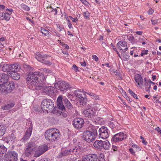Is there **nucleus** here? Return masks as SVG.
<instances>
[{"label": "nucleus", "mask_w": 161, "mask_h": 161, "mask_svg": "<svg viewBox=\"0 0 161 161\" xmlns=\"http://www.w3.org/2000/svg\"><path fill=\"white\" fill-rule=\"evenodd\" d=\"M28 77L27 80L29 81L28 83L35 87V88L38 90L42 89L47 94L50 95L54 93V87L50 86H44L42 84V82L44 79V75L38 71H29L27 72Z\"/></svg>", "instance_id": "f257e3e1"}, {"label": "nucleus", "mask_w": 161, "mask_h": 161, "mask_svg": "<svg viewBox=\"0 0 161 161\" xmlns=\"http://www.w3.org/2000/svg\"><path fill=\"white\" fill-rule=\"evenodd\" d=\"M8 77L5 73H0V93H5L11 92L15 88L13 81L7 82Z\"/></svg>", "instance_id": "f03ea898"}, {"label": "nucleus", "mask_w": 161, "mask_h": 161, "mask_svg": "<svg viewBox=\"0 0 161 161\" xmlns=\"http://www.w3.org/2000/svg\"><path fill=\"white\" fill-rule=\"evenodd\" d=\"M61 134L59 130L55 129H51L47 130L45 133V136L47 140L53 142L58 140L60 138Z\"/></svg>", "instance_id": "7ed1b4c3"}, {"label": "nucleus", "mask_w": 161, "mask_h": 161, "mask_svg": "<svg viewBox=\"0 0 161 161\" xmlns=\"http://www.w3.org/2000/svg\"><path fill=\"white\" fill-rule=\"evenodd\" d=\"M54 106L53 103L50 99H44L41 104V107L44 113H48L51 110Z\"/></svg>", "instance_id": "20e7f679"}, {"label": "nucleus", "mask_w": 161, "mask_h": 161, "mask_svg": "<svg viewBox=\"0 0 161 161\" xmlns=\"http://www.w3.org/2000/svg\"><path fill=\"white\" fill-rule=\"evenodd\" d=\"M81 137L83 140L88 142L93 141L95 139V136L94 134L91 131L89 130L84 131L82 133Z\"/></svg>", "instance_id": "39448f33"}, {"label": "nucleus", "mask_w": 161, "mask_h": 161, "mask_svg": "<svg viewBox=\"0 0 161 161\" xmlns=\"http://www.w3.org/2000/svg\"><path fill=\"white\" fill-rule=\"evenodd\" d=\"M75 95L80 103H82V105H84L86 103L87 98L86 95L84 92L81 91L79 90H75L74 92Z\"/></svg>", "instance_id": "423d86ee"}, {"label": "nucleus", "mask_w": 161, "mask_h": 161, "mask_svg": "<svg viewBox=\"0 0 161 161\" xmlns=\"http://www.w3.org/2000/svg\"><path fill=\"white\" fill-rule=\"evenodd\" d=\"M49 56L47 55H44L42 53L39 52L36 53L35 54V57L38 61L45 64H51L49 62L45 60Z\"/></svg>", "instance_id": "0eeeda50"}, {"label": "nucleus", "mask_w": 161, "mask_h": 161, "mask_svg": "<svg viewBox=\"0 0 161 161\" xmlns=\"http://www.w3.org/2000/svg\"><path fill=\"white\" fill-rule=\"evenodd\" d=\"M48 149L47 146L45 144L40 146L35 151L34 157L36 158L39 157L47 151Z\"/></svg>", "instance_id": "6e6552de"}, {"label": "nucleus", "mask_w": 161, "mask_h": 161, "mask_svg": "<svg viewBox=\"0 0 161 161\" xmlns=\"http://www.w3.org/2000/svg\"><path fill=\"white\" fill-rule=\"evenodd\" d=\"M18 65L16 64H0V70L2 69V70H15V69H18Z\"/></svg>", "instance_id": "1a4fd4ad"}, {"label": "nucleus", "mask_w": 161, "mask_h": 161, "mask_svg": "<svg viewBox=\"0 0 161 161\" xmlns=\"http://www.w3.org/2000/svg\"><path fill=\"white\" fill-rule=\"evenodd\" d=\"M55 86L57 89L63 91L68 89L69 85L64 81H59L55 84Z\"/></svg>", "instance_id": "9d476101"}, {"label": "nucleus", "mask_w": 161, "mask_h": 161, "mask_svg": "<svg viewBox=\"0 0 161 161\" xmlns=\"http://www.w3.org/2000/svg\"><path fill=\"white\" fill-rule=\"evenodd\" d=\"M99 137L106 139L108 137L109 132L108 128L105 126H102L98 130Z\"/></svg>", "instance_id": "9b49d317"}, {"label": "nucleus", "mask_w": 161, "mask_h": 161, "mask_svg": "<svg viewBox=\"0 0 161 161\" xmlns=\"http://www.w3.org/2000/svg\"><path fill=\"white\" fill-rule=\"evenodd\" d=\"M97 155L96 154H89L82 157L81 161H97Z\"/></svg>", "instance_id": "f8f14e48"}, {"label": "nucleus", "mask_w": 161, "mask_h": 161, "mask_svg": "<svg viewBox=\"0 0 161 161\" xmlns=\"http://www.w3.org/2000/svg\"><path fill=\"white\" fill-rule=\"evenodd\" d=\"M117 48L122 53H124L128 50L127 43L125 41L119 42L116 45Z\"/></svg>", "instance_id": "ddd939ff"}, {"label": "nucleus", "mask_w": 161, "mask_h": 161, "mask_svg": "<svg viewBox=\"0 0 161 161\" xmlns=\"http://www.w3.org/2000/svg\"><path fill=\"white\" fill-rule=\"evenodd\" d=\"M126 137V134L123 132H120L114 135L112 138V140L114 142L121 141Z\"/></svg>", "instance_id": "4468645a"}, {"label": "nucleus", "mask_w": 161, "mask_h": 161, "mask_svg": "<svg viewBox=\"0 0 161 161\" xmlns=\"http://www.w3.org/2000/svg\"><path fill=\"white\" fill-rule=\"evenodd\" d=\"M84 120L80 118H76L73 121V125L76 128L80 129L82 128L84 125Z\"/></svg>", "instance_id": "2eb2a0df"}, {"label": "nucleus", "mask_w": 161, "mask_h": 161, "mask_svg": "<svg viewBox=\"0 0 161 161\" xmlns=\"http://www.w3.org/2000/svg\"><path fill=\"white\" fill-rule=\"evenodd\" d=\"M18 154L15 152H8L5 155V158L10 159L12 161H17Z\"/></svg>", "instance_id": "dca6fc26"}, {"label": "nucleus", "mask_w": 161, "mask_h": 161, "mask_svg": "<svg viewBox=\"0 0 161 161\" xmlns=\"http://www.w3.org/2000/svg\"><path fill=\"white\" fill-rule=\"evenodd\" d=\"M83 114L85 116L88 118H92L96 115L95 111L91 108L84 110Z\"/></svg>", "instance_id": "f3484780"}, {"label": "nucleus", "mask_w": 161, "mask_h": 161, "mask_svg": "<svg viewBox=\"0 0 161 161\" xmlns=\"http://www.w3.org/2000/svg\"><path fill=\"white\" fill-rule=\"evenodd\" d=\"M58 108L60 110L64 111L65 109V108L63 104V97L62 95H60L58 97L56 102Z\"/></svg>", "instance_id": "a211bd4d"}, {"label": "nucleus", "mask_w": 161, "mask_h": 161, "mask_svg": "<svg viewBox=\"0 0 161 161\" xmlns=\"http://www.w3.org/2000/svg\"><path fill=\"white\" fill-rule=\"evenodd\" d=\"M32 130V122H31L30 127L27 130L23 137L22 139L21 140L24 141L29 139L31 135Z\"/></svg>", "instance_id": "6ab92c4d"}, {"label": "nucleus", "mask_w": 161, "mask_h": 161, "mask_svg": "<svg viewBox=\"0 0 161 161\" xmlns=\"http://www.w3.org/2000/svg\"><path fill=\"white\" fill-rule=\"evenodd\" d=\"M8 72L6 74L8 76H11L14 80H18L20 78V75L15 71H8Z\"/></svg>", "instance_id": "aec40b11"}, {"label": "nucleus", "mask_w": 161, "mask_h": 161, "mask_svg": "<svg viewBox=\"0 0 161 161\" xmlns=\"http://www.w3.org/2000/svg\"><path fill=\"white\" fill-rule=\"evenodd\" d=\"M134 79L135 81L138 84V85H143V79L140 75H136L135 76Z\"/></svg>", "instance_id": "412c9836"}, {"label": "nucleus", "mask_w": 161, "mask_h": 161, "mask_svg": "<svg viewBox=\"0 0 161 161\" xmlns=\"http://www.w3.org/2000/svg\"><path fill=\"white\" fill-rule=\"evenodd\" d=\"M103 142L101 140H96L94 143L93 146L96 148L101 150L102 149Z\"/></svg>", "instance_id": "4be33fe9"}, {"label": "nucleus", "mask_w": 161, "mask_h": 161, "mask_svg": "<svg viewBox=\"0 0 161 161\" xmlns=\"http://www.w3.org/2000/svg\"><path fill=\"white\" fill-rule=\"evenodd\" d=\"M63 101L65 105V106L68 110H71L73 109V105L67 98H65L64 99Z\"/></svg>", "instance_id": "5701e85b"}, {"label": "nucleus", "mask_w": 161, "mask_h": 161, "mask_svg": "<svg viewBox=\"0 0 161 161\" xmlns=\"http://www.w3.org/2000/svg\"><path fill=\"white\" fill-rule=\"evenodd\" d=\"M71 154L70 149L69 150L67 149H65L62 151L61 153H59L58 157V158H62L63 156H66Z\"/></svg>", "instance_id": "b1692460"}, {"label": "nucleus", "mask_w": 161, "mask_h": 161, "mask_svg": "<svg viewBox=\"0 0 161 161\" xmlns=\"http://www.w3.org/2000/svg\"><path fill=\"white\" fill-rule=\"evenodd\" d=\"M37 147V145L36 143L33 142H30L27 143L26 146L29 149H31L33 150H35V148Z\"/></svg>", "instance_id": "393cba45"}, {"label": "nucleus", "mask_w": 161, "mask_h": 161, "mask_svg": "<svg viewBox=\"0 0 161 161\" xmlns=\"http://www.w3.org/2000/svg\"><path fill=\"white\" fill-rule=\"evenodd\" d=\"M18 65V69H21V70H32L33 69V68L30 66L29 65L24 64L22 67H20L18 64H17Z\"/></svg>", "instance_id": "a878e982"}, {"label": "nucleus", "mask_w": 161, "mask_h": 161, "mask_svg": "<svg viewBox=\"0 0 161 161\" xmlns=\"http://www.w3.org/2000/svg\"><path fill=\"white\" fill-rule=\"evenodd\" d=\"M110 146V144L109 142L106 140L103 142L102 149L103 148L106 150H109Z\"/></svg>", "instance_id": "bb28decb"}, {"label": "nucleus", "mask_w": 161, "mask_h": 161, "mask_svg": "<svg viewBox=\"0 0 161 161\" xmlns=\"http://www.w3.org/2000/svg\"><path fill=\"white\" fill-rule=\"evenodd\" d=\"M14 105V104L10 103L2 106V108L4 110H8L12 108Z\"/></svg>", "instance_id": "cd10ccee"}, {"label": "nucleus", "mask_w": 161, "mask_h": 161, "mask_svg": "<svg viewBox=\"0 0 161 161\" xmlns=\"http://www.w3.org/2000/svg\"><path fill=\"white\" fill-rule=\"evenodd\" d=\"M70 150H71V153L72 152L75 154H77L80 152V148L79 146H78L72 149H70Z\"/></svg>", "instance_id": "c85d7f7f"}, {"label": "nucleus", "mask_w": 161, "mask_h": 161, "mask_svg": "<svg viewBox=\"0 0 161 161\" xmlns=\"http://www.w3.org/2000/svg\"><path fill=\"white\" fill-rule=\"evenodd\" d=\"M33 150L31 149L26 147L24 152L25 155L27 157H29L31 155Z\"/></svg>", "instance_id": "c756f323"}, {"label": "nucleus", "mask_w": 161, "mask_h": 161, "mask_svg": "<svg viewBox=\"0 0 161 161\" xmlns=\"http://www.w3.org/2000/svg\"><path fill=\"white\" fill-rule=\"evenodd\" d=\"M41 32L44 36H49L51 35V33L47 30L43 28L41 29Z\"/></svg>", "instance_id": "7c9ffc66"}, {"label": "nucleus", "mask_w": 161, "mask_h": 161, "mask_svg": "<svg viewBox=\"0 0 161 161\" xmlns=\"http://www.w3.org/2000/svg\"><path fill=\"white\" fill-rule=\"evenodd\" d=\"M145 86L146 91L147 92H150V89L151 87V85L150 84V83H149V81H147L145 80Z\"/></svg>", "instance_id": "2f4dec72"}, {"label": "nucleus", "mask_w": 161, "mask_h": 161, "mask_svg": "<svg viewBox=\"0 0 161 161\" xmlns=\"http://www.w3.org/2000/svg\"><path fill=\"white\" fill-rule=\"evenodd\" d=\"M5 131V127L3 126L0 125V138L4 135Z\"/></svg>", "instance_id": "473e14b6"}, {"label": "nucleus", "mask_w": 161, "mask_h": 161, "mask_svg": "<svg viewBox=\"0 0 161 161\" xmlns=\"http://www.w3.org/2000/svg\"><path fill=\"white\" fill-rule=\"evenodd\" d=\"M111 74H112L113 73H114L116 75L118 76V78L120 79H122V75L119 72V71H111Z\"/></svg>", "instance_id": "72a5a7b5"}, {"label": "nucleus", "mask_w": 161, "mask_h": 161, "mask_svg": "<svg viewBox=\"0 0 161 161\" xmlns=\"http://www.w3.org/2000/svg\"><path fill=\"white\" fill-rule=\"evenodd\" d=\"M20 6L22 8L26 11H29L30 10V8L25 4L22 3L21 4Z\"/></svg>", "instance_id": "f704fd0d"}, {"label": "nucleus", "mask_w": 161, "mask_h": 161, "mask_svg": "<svg viewBox=\"0 0 161 161\" xmlns=\"http://www.w3.org/2000/svg\"><path fill=\"white\" fill-rule=\"evenodd\" d=\"M4 14V19H5L7 21H8L10 18V14H9L8 13H3Z\"/></svg>", "instance_id": "c9c22d12"}, {"label": "nucleus", "mask_w": 161, "mask_h": 161, "mask_svg": "<svg viewBox=\"0 0 161 161\" xmlns=\"http://www.w3.org/2000/svg\"><path fill=\"white\" fill-rule=\"evenodd\" d=\"M6 148L3 146L0 147V154H4L6 151Z\"/></svg>", "instance_id": "e433bc0d"}, {"label": "nucleus", "mask_w": 161, "mask_h": 161, "mask_svg": "<svg viewBox=\"0 0 161 161\" xmlns=\"http://www.w3.org/2000/svg\"><path fill=\"white\" fill-rule=\"evenodd\" d=\"M116 122H110L108 123V125L109 127L111 129H114V128L116 127Z\"/></svg>", "instance_id": "4c0bfd02"}, {"label": "nucleus", "mask_w": 161, "mask_h": 161, "mask_svg": "<svg viewBox=\"0 0 161 161\" xmlns=\"http://www.w3.org/2000/svg\"><path fill=\"white\" fill-rule=\"evenodd\" d=\"M129 92L130 95L132 96L134 98H136V99H138L137 95L135 94V93L132 90L129 89Z\"/></svg>", "instance_id": "58836bf2"}, {"label": "nucleus", "mask_w": 161, "mask_h": 161, "mask_svg": "<svg viewBox=\"0 0 161 161\" xmlns=\"http://www.w3.org/2000/svg\"><path fill=\"white\" fill-rule=\"evenodd\" d=\"M9 139L11 141L14 142L15 141L16 138L15 135L13 133L11 134L10 135Z\"/></svg>", "instance_id": "ea45409f"}, {"label": "nucleus", "mask_w": 161, "mask_h": 161, "mask_svg": "<svg viewBox=\"0 0 161 161\" xmlns=\"http://www.w3.org/2000/svg\"><path fill=\"white\" fill-rule=\"evenodd\" d=\"M112 150H113L114 152L119 151V148L118 146H113Z\"/></svg>", "instance_id": "a19ab883"}, {"label": "nucleus", "mask_w": 161, "mask_h": 161, "mask_svg": "<svg viewBox=\"0 0 161 161\" xmlns=\"http://www.w3.org/2000/svg\"><path fill=\"white\" fill-rule=\"evenodd\" d=\"M148 52V51L147 50H143L141 53V56H142L145 55H147V54Z\"/></svg>", "instance_id": "79ce46f5"}, {"label": "nucleus", "mask_w": 161, "mask_h": 161, "mask_svg": "<svg viewBox=\"0 0 161 161\" xmlns=\"http://www.w3.org/2000/svg\"><path fill=\"white\" fill-rule=\"evenodd\" d=\"M57 29H58V30L59 31H62L64 29L63 26L62 25H58V24L57 25Z\"/></svg>", "instance_id": "37998d69"}, {"label": "nucleus", "mask_w": 161, "mask_h": 161, "mask_svg": "<svg viewBox=\"0 0 161 161\" xmlns=\"http://www.w3.org/2000/svg\"><path fill=\"white\" fill-rule=\"evenodd\" d=\"M92 98L95 100L99 99V97L96 94L94 93V95H92Z\"/></svg>", "instance_id": "c03bdc74"}, {"label": "nucleus", "mask_w": 161, "mask_h": 161, "mask_svg": "<svg viewBox=\"0 0 161 161\" xmlns=\"http://www.w3.org/2000/svg\"><path fill=\"white\" fill-rule=\"evenodd\" d=\"M92 58L96 61H97L98 60V57L95 55H93L92 56Z\"/></svg>", "instance_id": "a18cd8bd"}, {"label": "nucleus", "mask_w": 161, "mask_h": 161, "mask_svg": "<svg viewBox=\"0 0 161 161\" xmlns=\"http://www.w3.org/2000/svg\"><path fill=\"white\" fill-rule=\"evenodd\" d=\"M81 2L83 4L86 6H88L89 5V3L86 0H83Z\"/></svg>", "instance_id": "49530a36"}, {"label": "nucleus", "mask_w": 161, "mask_h": 161, "mask_svg": "<svg viewBox=\"0 0 161 161\" xmlns=\"http://www.w3.org/2000/svg\"><path fill=\"white\" fill-rule=\"evenodd\" d=\"M69 17L72 20L73 22H76L78 21V19L77 18H73L71 16H69Z\"/></svg>", "instance_id": "de8ad7c7"}, {"label": "nucleus", "mask_w": 161, "mask_h": 161, "mask_svg": "<svg viewBox=\"0 0 161 161\" xmlns=\"http://www.w3.org/2000/svg\"><path fill=\"white\" fill-rule=\"evenodd\" d=\"M158 20H151L152 24L154 25H157Z\"/></svg>", "instance_id": "09e8293b"}, {"label": "nucleus", "mask_w": 161, "mask_h": 161, "mask_svg": "<svg viewBox=\"0 0 161 161\" xmlns=\"http://www.w3.org/2000/svg\"><path fill=\"white\" fill-rule=\"evenodd\" d=\"M129 151L130 153L133 155L135 154V151H134L133 149L132 148H130L129 149Z\"/></svg>", "instance_id": "8fccbe9b"}, {"label": "nucleus", "mask_w": 161, "mask_h": 161, "mask_svg": "<svg viewBox=\"0 0 161 161\" xmlns=\"http://www.w3.org/2000/svg\"><path fill=\"white\" fill-rule=\"evenodd\" d=\"M122 93L123 95L124 96V97L126 98L127 99V98H128V96L126 95V94L125 92L122 90Z\"/></svg>", "instance_id": "3c124183"}, {"label": "nucleus", "mask_w": 161, "mask_h": 161, "mask_svg": "<svg viewBox=\"0 0 161 161\" xmlns=\"http://www.w3.org/2000/svg\"><path fill=\"white\" fill-rule=\"evenodd\" d=\"M154 12V10L152 8H150L148 11V14H152Z\"/></svg>", "instance_id": "603ef678"}, {"label": "nucleus", "mask_w": 161, "mask_h": 161, "mask_svg": "<svg viewBox=\"0 0 161 161\" xmlns=\"http://www.w3.org/2000/svg\"><path fill=\"white\" fill-rule=\"evenodd\" d=\"M72 69L73 70H78V67L75 64H74V65H73V66H72Z\"/></svg>", "instance_id": "864d4df0"}, {"label": "nucleus", "mask_w": 161, "mask_h": 161, "mask_svg": "<svg viewBox=\"0 0 161 161\" xmlns=\"http://www.w3.org/2000/svg\"><path fill=\"white\" fill-rule=\"evenodd\" d=\"M84 15L85 17L87 18L89 17V13L88 12L86 11L84 13Z\"/></svg>", "instance_id": "5fc2aeb1"}, {"label": "nucleus", "mask_w": 161, "mask_h": 161, "mask_svg": "<svg viewBox=\"0 0 161 161\" xmlns=\"http://www.w3.org/2000/svg\"><path fill=\"white\" fill-rule=\"evenodd\" d=\"M6 11H8V12L9 13H8L9 14H11L12 13V12L13 11V9L11 8L8 9L7 8L6 9Z\"/></svg>", "instance_id": "6e6d98bb"}, {"label": "nucleus", "mask_w": 161, "mask_h": 161, "mask_svg": "<svg viewBox=\"0 0 161 161\" xmlns=\"http://www.w3.org/2000/svg\"><path fill=\"white\" fill-rule=\"evenodd\" d=\"M4 14L3 13H0V20H2L4 19Z\"/></svg>", "instance_id": "4d7b16f0"}, {"label": "nucleus", "mask_w": 161, "mask_h": 161, "mask_svg": "<svg viewBox=\"0 0 161 161\" xmlns=\"http://www.w3.org/2000/svg\"><path fill=\"white\" fill-rule=\"evenodd\" d=\"M68 27L69 28H72V25L71 24L70 20H68Z\"/></svg>", "instance_id": "13d9d810"}, {"label": "nucleus", "mask_w": 161, "mask_h": 161, "mask_svg": "<svg viewBox=\"0 0 161 161\" xmlns=\"http://www.w3.org/2000/svg\"><path fill=\"white\" fill-rule=\"evenodd\" d=\"M60 115L63 116L64 117H66L67 116V114L65 113L64 112H61L60 114Z\"/></svg>", "instance_id": "bf43d9fd"}, {"label": "nucleus", "mask_w": 161, "mask_h": 161, "mask_svg": "<svg viewBox=\"0 0 161 161\" xmlns=\"http://www.w3.org/2000/svg\"><path fill=\"white\" fill-rule=\"evenodd\" d=\"M125 58L124 57V58H123V59L125 60V61H127L128 60V59H129V57L128 56V55H125Z\"/></svg>", "instance_id": "052dcab7"}, {"label": "nucleus", "mask_w": 161, "mask_h": 161, "mask_svg": "<svg viewBox=\"0 0 161 161\" xmlns=\"http://www.w3.org/2000/svg\"><path fill=\"white\" fill-rule=\"evenodd\" d=\"M40 161H51L50 159L47 158H45L44 159H41Z\"/></svg>", "instance_id": "680f3d73"}, {"label": "nucleus", "mask_w": 161, "mask_h": 161, "mask_svg": "<svg viewBox=\"0 0 161 161\" xmlns=\"http://www.w3.org/2000/svg\"><path fill=\"white\" fill-rule=\"evenodd\" d=\"M80 64L81 65H82V66H86V63L85 62H80Z\"/></svg>", "instance_id": "e2e57ef3"}, {"label": "nucleus", "mask_w": 161, "mask_h": 161, "mask_svg": "<svg viewBox=\"0 0 161 161\" xmlns=\"http://www.w3.org/2000/svg\"><path fill=\"white\" fill-rule=\"evenodd\" d=\"M5 9V6L3 5H0V9L3 10Z\"/></svg>", "instance_id": "0e129e2a"}, {"label": "nucleus", "mask_w": 161, "mask_h": 161, "mask_svg": "<svg viewBox=\"0 0 161 161\" xmlns=\"http://www.w3.org/2000/svg\"><path fill=\"white\" fill-rule=\"evenodd\" d=\"M64 47H65L66 48L68 49L69 48V47L68 45H67L66 44H65L63 43V45H62Z\"/></svg>", "instance_id": "69168bd1"}, {"label": "nucleus", "mask_w": 161, "mask_h": 161, "mask_svg": "<svg viewBox=\"0 0 161 161\" xmlns=\"http://www.w3.org/2000/svg\"><path fill=\"white\" fill-rule=\"evenodd\" d=\"M155 130L157 131L158 133L161 131L159 127H158L157 128H155Z\"/></svg>", "instance_id": "338daca9"}, {"label": "nucleus", "mask_w": 161, "mask_h": 161, "mask_svg": "<svg viewBox=\"0 0 161 161\" xmlns=\"http://www.w3.org/2000/svg\"><path fill=\"white\" fill-rule=\"evenodd\" d=\"M136 149L137 152H139L141 150V149L138 146L136 148Z\"/></svg>", "instance_id": "774afa93"}]
</instances>
